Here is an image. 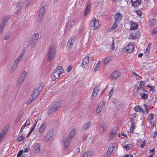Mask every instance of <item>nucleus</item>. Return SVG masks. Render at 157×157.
Masks as SVG:
<instances>
[{"instance_id":"423d86ee","label":"nucleus","mask_w":157,"mask_h":157,"mask_svg":"<svg viewBox=\"0 0 157 157\" xmlns=\"http://www.w3.org/2000/svg\"><path fill=\"white\" fill-rule=\"evenodd\" d=\"M76 37V36L74 35L71 36V38L69 39L67 44V47L68 50H70L71 49L73 45L75 43V41Z\"/></svg>"},{"instance_id":"680f3d73","label":"nucleus","mask_w":157,"mask_h":157,"mask_svg":"<svg viewBox=\"0 0 157 157\" xmlns=\"http://www.w3.org/2000/svg\"><path fill=\"white\" fill-rule=\"evenodd\" d=\"M35 128L32 126L31 128L30 129L29 132V135H30L31 133L34 131Z\"/></svg>"},{"instance_id":"f257e3e1","label":"nucleus","mask_w":157,"mask_h":157,"mask_svg":"<svg viewBox=\"0 0 157 157\" xmlns=\"http://www.w3.org/2000/svg\"><path fill=\"white\" fill-rule=\"evenodd\" d=\"M43 85V83L41 82L37 84L31 95V96L32 98H36L39 94L40 91L42 90Z\"/></svg>"},{"instance_id":"e2e57ef3","label":"nucleus","mask_w":157,"mask_h":157,"mask_svg":"<svg viewBox=\"0 0 157 157\" xmlns=\"http://www.w3.org/2000/svg\"><path fill=\"white\" fill-rule=\"evenodd\" d=\"M30 148L29 147H27L25 148L24 150L25 152H27L30 150Z\"/></svg>"},{"instance_id":"4d7b16f0","label":"nucleus","mask_w":157,"mask_h":157,"mask_svg":"<svg viewBox=\"0 0 157 157\" xmlns=\"http://www.w3.org/2000/svg\"><path fill=\"white\" fill-rule=\"evenodd\" d=\"M146 86H147V87H149V88H150V89L149 90L150 91L153 90L154 88V86H150L149 85H147Z\"/></svg>"},{"instance_id":"8fccbe9b","label":"nucleus","mask_w":157,"mask_h":157,"mask_svg":"<svg viewBox=\"0 0 157 157\" xmlns=\"http://www.w3.org/2000/svg\"><path fill=\"white\" fill-rule=\"evenodd\" d=\"M35 99L32 98L29 99L26 102V104L27 105L29 104Z\"/></svg>"},{"instance_id":"052dcab7","label":"nucleus","mask_w":157,"mask_h":157,"mask_svg":"<svg viewBox=\"0 0 157 157\" xmlns=\"http://www.w3.org/2000/svg\"><path fill=\"white\" fill-rule=\"evenodd\" d=\"M112 50H113L115 49V47L114 45V43L113 40L112 44H111Z\"/></svg>"},{"instance_id":"ea45409f","label":"nucleus","mask_w":157,"mask_h":157,"mask_svg":"<svg viewBox=\"0 0 157 157\" xmlns=\"http://www.w3.org/2000/svg\"><path fill=\"white\" fill-rule=\"evenodd\" d=\"M119 24V22L115 21L111 29H115L117 27L118 25Z\"/></svg>"},{"instance_id":"09e8293b","label":"nucleus","mask_w":157,"mask_h":157,"mask_svg":"<svg viewBox=\"0 0 157 157\" xmlns=\"http://www.w3.org/2000/svg\"><path fill=\"white\" fill-rule=\"evenodd\" d=\"M31 119L30 118H28L26 120L25 123L27 125H28L30 124V123Z\"/></svg>"},{"instance_id":"412c9836","label":"nucleus","mask_w":157,"mask_h":157,"mask_svg":"<svg viewBox=\"0 0 157 157\" xmlns=\"http://www.w3.org/2000/svg\"><path fill=\"white\" fill-rule=\"evenodd\" d=\"M130 121L132 122L131 124V127L130 128V132L131 133H132L133 132L134 129L135 128V122L133 121V118H130Z\"/></svg>"},{"instance_id":"7ed1b4c3","label":"nucleus","mask_w":157,"mask_h":157,"mask_svg":"<svg viewBox=\"0 0 157 157\" xmlns=\"http://www.w3.org/2000/svg\"><path fill=\"white\" fill-rule=\"evenodd\" d=\"M56 52L55 48L54 46H49L48 51L47 55L48 56L47 60L48 62H51L54 57Z\"/></svg>"},{"instance_id":"6ab92c4d","label":"nucleus","mask_w":157,"mask_h":157,"mask_svg":"<svg viewBox=\"0 0 157 157\" xmlns=\"http://www.w3.org/2000/svg\"><path fill=\"white\" fill-rule=\"evenodd\" d=\"M104 107V102L101 101L96 109L97 113H99L101 111L102 109Z\"/></svg>"},{"instance_id":"49530a36","label":"nucleus","mask_w":157,"mask_h":157,"mask_svg":"<svg viewBox=\"0 0 157 157\" xmlns=\"http://www.w3.org/2000/svg\"><path fill=\"white\" fill-rule=\"evenodd\" d=\"M132 74L134 75L136 77H138V78H140L141 79H142V77L141 76H140L139 75L136 74L135 72L132 71Z\"/></svg>"},{"instance_id":"aec40b11","label":"nucleus","mask_w":157,"mask_h":157,"mask_svg":"<svg viewBox=\"0 0 157 157\" xmlns=\"http://www.w3.org/2000/svg\"><path fill=\"white\" fill-rule=\"evenodd\" d=\"M122 16L120 13L116 14L114 16L115 21L119 22L122 19Z\"/></svg>"},{"instance_id":"f03ea898","label":"nucleus","mask_w":157,"mask_h":157,"mask_svg":"<svg viewBox=\"0 0 157 157\" xmlns=\"http://www.w3.org/2000/svg\"><path fill=\"white\" fill-rule=\"evenodd\" d=\"M24 54V53L22 52L19 57L15 59L12 63L11 69V72L13 73L16 71L18 66V63L22 59Z\"/></svg>"},{"instance_id":"0e129e2a","label":"nucleus","mask_w":157,"mask_h":157,"mask_svg":"<svg viewBox=\"0 0 157 157\" xmlns=\"http://www.w3.org/2000/svg\"><path fill=\"white\" fill-rule=\"evenodd\" d=\"M145 141L144 140L143 141V143L141 145V148H143L144 147L145 145Z\"/></svg>"},{"instance_id":"774afa93","label":"nucleus","mask_w":157,"mask_h":157,"mask_svg":"<svg viewBox=\"0 0 157 157\" xmlns=\"http://www.w3.org/2000/svg\"><path fill=\"white\" fill-rule=\"evenodd\" d=\"M98 67L97 66H96L95 68L94 69V71L96 72L98 71Z\"/></svg>"},{"instance_id":"f704fd0d","label":"nucleus","mask_w":157,"mask_h":157,"mask_svg":"<svg viewBox=\"0 0 157 157\" xmlns=\"http://www.w3.org/2000/svg\"><path fill=\"white\" fill-rule=\"evenodd\" d=\"M46 124H43L40 127V128L39 129V132L40 133H41L43 132L45 128L46 127L45 126Z\"/></svg>"},{"instance_id":"4be33fe9","label":"nucleus","mask_w":157,"mask_h":157,"mask_svg":"<svg viewBox=\"0 0 157 157\" xmlns=\"http://www.w3.org/2000/svg\"><path fill=\"white\" fill-rule=\"evenodd\" d=\"M117 131V129H113L112 130L109 136V138L111 139L113 138L115 136L116 133Z\"/></svg>"},{"instance_id":"1a4fd4ad","label":"nucleus","mask_w":157,"mask_h":157,"mask_svg":"<svg viewBox=\"0 0 157 157\" xmlns=\"http://www.w3.org/2000/svg\"><path fill=\"white\" fill-rule=\"evenodd\" d=\"M44 6H43L40 9L39 13V17L37 18L39 21H40L42 20L43 17V15L44 13Z\"/></svg>"},{"instance_id":"2eb2a0df","label":"nucleus","mask_w":157,"mask_h":157,"mask_svg":"<svg viewBox=\"0 0 157 157\" xmlns=\"http://www.w3.org/2000/svg\"><path fill=\"white\" fill-rule=\"evenodd\" d=\"M141 2V0H136L135 1H133L131 0V3L132 6L134 7H138L140 4Z\"/></svg>"},{"instance_id":"9d476101","label":"nucleus","mask_w":157,"mask_h":157,"mask_svg":"<svg viewBox=\"0 0 157 157\" xmlns=\"http://www.w3.org/2000/svg\"><path fill=\"white\" fill-rule=\"evenodd\" d=\"M63 71L62 67L61 66H58L56 67L53 72H55V73L57 74L59 76L61 74L63 73Z\"/></svg>"},{"instance_id":"603ef678","label":"nucleus","mask_w":157,"mask_h":157,"mask_svg":"<svg viewBox=\"0 0 157 157\" xmlns=\"http://www.w3.org/2000/svg\"><path fill=\"white\" fill-rule=\"evenodd\" d=\"M113 90H114V89H113V88L111 89V90H110V91L109 92V99H110V98L111 97V96H112V95L113 94Z\"/></svg>"},{"instance_id":"37998d69","label":"nucleus","mask_w":157,"mask_h":157,"mask_svg":"<svg viewBox=\"0 0 157 157\" xmlns=\"http://www.w3.org/2000/svg\"><path fill=\"white\" fill-rule=\"evenodd\" d=\"M144 106L145 108V110L146 112V113L148 114V111H149V108L147 106V105L144 104Z\"/></svg>"},{"instance_id":"473e14b6","label":"nucleus","mask_w":157,"mask_h":157,"mask_svg":"<svg viewBox=\"0 0 157 157\" xmlns=\"http://www.w3.org/2000/svg\"><path fill=\"white\" fill-rule=\"evenodd\" d=\"M138 28V25L136 23L133 22L131 25L130 29L133 30L137 29Z\"/></svg>"},{"instance_id":"bf43d9fd","label":"nucleus","mask_w":157,"mask_h":157,"mask_svg":"<svg viewBox=\"0 0 157 157\" xmlns=\"http://www.w3.org/2000/svg\"><path fill=\"white\" fill-rule=\"evenodd\" d=\"M101 128H102V130L103 131H104L106 128V126L105 124H103L102 125Z\"/></svg>"},{"instance_id":"5701e85b","label":"nucleus","mask_w":157,"mask_h":157,"mask_svg":"<svg viewBox=\"0 0 157 157\" xmlns=\"http://www.w3.org/2000/svg\"><path fill=\"white\" fill-rule=\"evenodd\" d=\"M91 124V121H90L87 122L86 123L84 124L82 127V130L87 129L90 126Z\"/></svg>"},{"instance_id":"4468645a","label":"nucleus","mask_w":157,"mask_h":157,"mask_svg":"<svg viewBox=\"0 0 157 157\" xmlns=\"http://www.w3.org/2000/svg\"><path fill=\"white\" fill-rule=\"evenodd\" d=\"M40 143H35L34 144L33 148L34 151L36 153H38L40 152Z\"/></svg>"},{"instance_id":"5fc2aeb1","label":"nucleus","mask_w":157,"mask_h":157,"mask_svg":"<svg viewBox=\"0 0 157 157\" xmlns=\"http://www.w3.org/2000/svg\"><path fill=\"white\" fill-rule=\"evenodd\" d=\"M38 121V119H36L34 123H33V125H32V127L35 128V126L36 125V124Z\"/></svg>"},{"instance_id":"a18cd8bd","label":"nucleus","mask_w":157,"mask_h":157,"mask_svg":"<svg viewBox=\"0 0 157 157\" xmlns=\"http://www.w3.org/2000/svg\"><path fill=\"white\" fill-rule=\"evenodd\" d=\"M24 137L22 135L19 136L17 139V141L18 142H21L24 140Z\"/></svg>"},{"instance_id":"20e7f679","label":"nucleus","mask_w":157,"mask_h":157,"mask_svg":"<svg viewBox=\"0 0 157 157\" xmlns=\"http://www.w3.org/2000/svg\"><path fill=\"white\" fill-rule=\"evenodd\" d=\"M60 106V103L59 102H56L53 105L51 106L48 111V114H51L54 113Z\"/></svg>"},{"instance_id":"cd10ccee","label":"nucleus","mask_w":157,"mask_h":157,"mask_svg":"<svg viewBox=\"0 0 157 157\" xmlns=\"http://www.w3.org/2000/svg\"><path fill=\"white\" fill-rule=\"evenodd\" d=\"M90 7L91 6L90 4H88L85 10L84 14L85 16H86L90 12Z\"/></svg>"},{"instance_id":"dca6fc26","label":"nucleus","mask_w":157,"mask_h":157,"mask_svg":"<svg viewBox=\"0 0 157 157\" xmlns=\"http://www.w3.org/2000/svg\"><path fill=\"white\" fill-rule=\"evenodd\" d=\"M27 74V72L26 71H24L22 73L21 76H20V78L18 80V83L21 84V83L23 82L24 80V79L25 78V76Z\"/></svg>"},{"instance_id":"6e6552de","label":"nucleus","mask_w":157,"mask_h":157,"mask_svg":"<svg viewBox=\"0 0 157 157\" xmlns=\"http://www.w3.org/2000/svg\"><path fill=\"white\" fill-rule=\"evenodd\" d=\"M116 146L115 144L111 143L109 146V148L107 153V155L109 156L112 152L114 148Z\"/></svg>"},{"instance_id":"c9c22d12","label":"nucleus","mask_w":157,"mask_h":157,"mask_svg":"<svg viewBox=\"0 0 157 157\" xmlns=\"http://www.w3.org/2000/svg\"><path fill=\"white\" fill-rule=\"evenodd\" d=\"M75 135V132L74 130H72L69 134L68 136L70 138V139H72L73 137Z\"/></svg>"},{"instance_id":"b1692460","label":"nucleus","mask_w":157,"mask_h":157,"mask_svg":"<svg viewBox=\"0 0 157 157\" xmlns=\"http://www.w3.org/2000/svg\"><path fill=\"white\" fill-rule=\"evenodd\" d=\"M134 109L136 112L140 111L143 113H145V112L143 108L140 107L139 105H137L135 107Z\"/></svg>"},{"instance_id":"a211bd4d","label":"nucleus","mask_w":157,"mask_h":157,"mask_svg":"<svg viewBox=\"0 0 157 157\" xmlns=\"http://www.w3.org/2000/svg\"><path fill=\"white\" fill-rule=\"evenodd\" d=\"M53 136V133L51 131L48 132L47 135L45 137V139L46 140V141L48 142L50 138H51Z\"/></svg>"},{"instance_id":"0eeeda50","label":"nucleus","mask_w":157,"mask_h":157,"mask_svg":"<svg viewBox=\"0 0 157 157\" xmlns=\"http://www.w3.org/2000/svg\"><path fill=\"white\" fill-rule=\"evenodd\" d=\"M10 16L7 15L3 17L1 19V24H0V27L3 29L6 23L10 18Z\"/></svg>"},{"instance_id":"6e6d98bb","label":"nucleus","mask_w":157,"mask_h":157,"mask_svg":"<svg viewBox=\"0 0 157 157\" xmlns=\"http://www.w3.org/2000/svg\"><path fill=\"white\" fill-rule=\"evenodd\" d=\"M136 13L139 16H141L142 15V12L139 10H136Z\"/></svg>"},{"instance_id":"864d4df0","label":"nucleus","mask_w":157,"mask_h":157,"mask_svg":"<svg viewBox=\"0 0 157 157\" xmlns=\"http://www.w3.org/2000/svg\"><path fill=\"white\" fill-rule=\"evenodd\" d=\"M72 66H71V65H69L67 68V71L68 72H70L72 69Z\"/></svg>"},{"instance_id":"c85d7f7f","label":"nucleus","mask_w":157,"mask_h":157,"mask_svg":"<svg viewBox=\"0 0 157 157\" xmlns=\"http://www.w3.org/2000/svg\"><path fill=\"white\" fill-rule=\"evenodd\" d=\"M59 77V75L55 73V72H53L51 76V78L52 80L54 81H55L56 79L58 78Z\"/></svg>"},{"instance_id":"3c124183","label":"nucleus","mask_w":157,"mask_h":157,"mask_svg":"<svg viewBox=\"0 0 157 157\" xmlns=\"http://www.w3.org/2000/svg\"><path fill=\"white\" fill-rule=\"evenodd\" d=\"M23 152V151L22 150H20L19 152H18L17 155V157H20L22 154Z\"/></svg>"},{"instance_id":"13d9d810","label":"nucleus","mask_w":157,"mask_h":157,"mask_svg":"<svg viewBox=\"0 0 157 157\" xmlns=\"http://www.w3.org/2000/svg\"><path fill=\"white\" fill-rule=\"evenodd\" d=\"M157 32V28H155L152 31L151 33L153 34H154Z\"/></svg>"},{"instance_id":"9b49d317","label":"nucleus","mask_w":157,"mask_h":157,"mask_svg":"<svg viewBox=\"0 0 157 157\" xmlns=\"http://www.w3.org/2000/svg\"><path fill=\"white\" fill-rule=\"evenodd\" d=\"M120 74L119 72L115 71L112 73L110 77L113 80H115L120 76Z\"/></svg>"},{"instance_id":"4c0bfd02","label":"nucleus","mask_w":157,"mask_h":157,"mask_svg":"<svg viewBox=\"0 0 157 157\" xmlns=\"http://www.w3.org/2000/svg\"><path fill=\"white\" fill-rule=\"evenodd\" d=\"M39 38V35L37 33H35L32 36V39L34 40H37Z\"/></svg>"},{"instance_id":"72a5a7b5","label":"nucleus","mask_w":157,"mask_h":157,"mask_svg":"<svg viewBox=\"0 0 157 157\" xmlns=\"http://www.w3.org/2000/svg\"><path fill=\"white\" fill-rule=\"evenodd\" d=\"M156 20L154 18L151 19L149 21V25L150 26H153L156 23Z\"/></svg>"},{"instance_id":"39448f33","label":"nucleus","mask_w":157,"mask_h":157,"mask_svg":"<svg viewBox=\"0 0 157 157\" xmlns=\"http://www.w3.org/2000/svg\"><path fill=\"white\" fill-rule=\"evenodd\" d=\"M90 26L94 29H97L99 26L98 20L95 18H93L90 22Z\"/></svg>"},{"instance_id":"e433bc0d","label":"nucleus","mask_w":157,"mask_h":157,"mask_svg":"<svg viewBox=\"0 0 157 157\" xmlns=\"http://www.w3.org/2000/svg\"><path fill=\"white\" fill-rule=\"evenodd\" d=\"M132 39H134L135 38H138L139 36V34L138 33H135L134 32H133V33L132 34Z\"/></svg>"},{"instance_id":"2f4dec72","label":"nucleus","mask_w":157,"mask_h":157,"mask_svg":"<svg viewBox=\"0 0 157 157\" xmlns=\"http://www.w3.org/2000/svg\"><path fill=\"white\" fill-rule=\"evenodd\" d=\"M140 95L141 98L143 99H147L148 95L147 94H146L144 92H143L140 94Z\"/></svg>"},{"instance_id":"ddd939ff","label":"nucleus","mask_w":157,"mask_h":157,"mask_svg":"<svg viewBox=\"0 0 157 157\" xmlns=\"http://www.w3.org/2000/svg\"><path fill=\"white\" fill-rule=\"evenodd\" d=\"M71 140L68 136L66 137L63 144L64 147L65 148H67L68 147Z\"/></svg>"},{"instance_id":"f8f14e48","label":"nucleus","mask_w":157,"mask_h":157,"mask_svg":"<svg viewBox=\"0 0 157 157\" xmlns=\"http://www.w3.org/2000/svg\"><path fill=\"white\" fill-rule=\"evenodd\" d=\"M99 92V87H96L93 91L90 98L92 100H94L93 97H95L97 95V94Z\"/></svg>"},{"instance_id":"bb28decb","label":"nucleus","mask_w":157,"mask_h":157,"mask_svg":"<svg viewBox=\"0 0 157 157\" xmlns=\"http://www.w3.org/2000/svg\"><path fill=\"white\" fill-rule=\"evenodd\" d=\"M89 57L86 56L83 60V62H82V67H83V66H84L85 64H86L89 63Z\"/></svg>"},{"instance_id":"c756f323","label":"nucleus","mask_w":157,"mask_h":157,"mask_svg":"<svg viewBox=\"0 0 157 157\" xmlns=\"http://www.w3.org/2000/svg\"><path fill=\"white\" fill-rule=\"evenodd\" d=\"M22 6V5L20 3L17 4V5L16 8V9L17 10L16 12V14H17L18 13L21 9V7Z\"/></svg>"},{"instance_id":"393cba45","label":"nucleus","mask_w":157,"mask_h":157,"mask_svg":"<svg viewBox=\"0 0 157 157\" xmlns=\"http://www.w3.org/2000/svg\"><path fill=\"white\" fill-rule=\"evenodd\" d=\"M93 154L92 151H89L83 153L82 157H91Z\"/></svg>"},{"instance_id":"a19ab883","label":"nucleus","mask_w":157,"mask_h":157,"mask_svg":"<svg viewBox=\"0 0 157 157\" xmlns=\"http://www.w3.org/2000/svg\"><path fill=\"white\" fill-rule=\"evenodd\" d=\"M132 146H133L132 144H128L126 146H125V147L126 150H129L132 149Z\"/></svg>"},{"instance_id":"338daca9","label":"nucleus","mask_w":157,"mask_h":157,"mask_svg":"<svg viewBox=\"0 0 157 157\" xmlns=\"http://www.w3.org/2000/svg\"><path fill=\"white\" fill-rule=\"evenodd\" d=\"M87 137V136L86 135H84L82 137V139L83 140L85 141Z\"/></svg>"},{"instance_id":"c03bdc74","label":"nucleus","mask_w":157,"mask_h":157,"mask_svg":"<svg viewBox=\"0 0 157 157\" xmlns=\"http://www.w3.org/2000/svg\"><path fill=\"white\" fill-rule=\"evenodd\" d=\"M111 60L110 58L109 57L106 58L104 60V64H107L109 61H110Z\"/></svg>"},{"instance_id":"de8ad7c7","label":"nucleus","mask_w":157,"mask_h":157,"mask_svg":"<svg viewBox=\"0 0 157 157\" xmlns=\"http://www.w3.org/2000/svg\"><path fill=\"white\" fill-rule=\"evenodd\" d=\"M77 22L74 19L70 23V25L71 27L73 26L75 23H77Z\"/></svg>"},{"instance_id":"58836bf2","label":"nucleus","mask_w":157,"mask_h":157,"mask_svg":"<svg viewBox=\"0 0 157 157\" xmlns=\"http://www.w3.org/2000/svg\"><path fill=\"white\" fill-rule=\"evenodd\" d=\"M30 0H24L23 3V6L26 7L30 2Z\"/></svg>"},{"instance_id":"69168bd1","label":"nucleus","mask_w":157,"mask_h":157,"mask_svg":"<svg viewBox=\"0 0 157 157\" xmlns=\"http://www.w3.org/2000/svg\"><path fill=\"white\" fill-rule=\"evenodd\" d=\"M26 126H27V125L25 123L21 127L20 132H21L22 130L23 129H24L26 127Z\"/></svg>"},{"instance_id":"a878e982","label":"nucleus","mask_w":157,"mask_h":157,"mask_svg":"<svg viewBox=\"0 0 157 157\" xmlns=\"http://www.w3.org/2000/svg\"><path fill=\"white\" fill-rule=\"evenodd\" d=\"M145 83L144 81H140V83L139 86L137 87V90L138 91L142 89L143 87V86H144Z\"/></svg>"},{"instance_id":"7c9ffc66","label":"nucleus","mask_w":157,"mask_h":157,"mask_svg":"<svg viewBox=\"0 0 157 157\" xmlns=\"http://www.w3.org/2000/svg\"><path fill=\"white\" fill-rule=\"evenodd\" d=\"M151 44V43H150L147 46L146 50L144 52V54L146 56H148V54L150 52L149 50L150 48V45Z\"/></svg>"},{"instance_id":"f3484780","label":"nucleus","mask_w":157,"mask_h":157,"mask_svg":"<svg viewBox=\"0 0 157 157\" xmlns=\"http://www.w3.org/2000/svg\"><path fill=\"white\" fill-rule=\"evenodd\" d=\"M134 47L132 45L128 44L124 48V50L128 52H132L133 50Z\"/></svg>"},{"instance_id":"79ce46f5","label":"nucleus","mask_w":157,"mask_h":157,"mask_svg":"<svg viewBox=\"0 0 157 157\" xmlns=\"http://www.w3.org/2000/svg\"><path fill=\"white\" fill-rule=\"evenodd\" d=\"M154 118V116L153 114L151 113L149 114V115L148 117V119L150 121V122H151Z\"/></svg>"}]
</instances>
